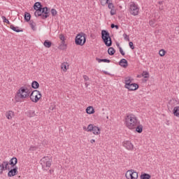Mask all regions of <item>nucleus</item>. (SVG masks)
I'll use <instances>...</instances> for the list:
<instances>
[{"label":"nucleus","instance_id":"79ce46f5","mask_svg":"<svg viewBox=\"0 0 179 179\" xmlns=\"http://www.w3.org/2000/svg\"><path fill=\"white\" fill-rule=\"evenodd\" d=\"M115 13H117V12L115 11V8H111L110 9V15H111V16H114V15H115Z\"/></svg>","mask_w":179,"mask_h":179},{"label":"nucleus","instance_id":"412c9836","mask_svg":"<svg viewBox=\"0 0 179 179\" xmlns=\"http://www.w3.org/2000/svg\"><path fill=\"white\" fill-rule=\"evenodd\" d=\"M6 115L8 120H12V118L15 115V113H13V111L12 110H9L6 113Z\"/></svg>","mask_w":179,"mask_h":179},{"label":"nucleus","instance_id":"6ab92c4d","mask_svg":"<svg viewBox=\"0 0 179 179\" xmlns=\"http://www.w3.org/2000/svg\"><path fill=\"white\" fill-rule=\"evenodd\" d=\"M124 87H127V86H129V85L132 84V80H131V77H127L124 78Z\"/></svg>","mask_w":179,"mask_h":179},{"label":"nucleus","instance_id":"f03ea898","mask_svg":"<svg viewBox=\"0 0 179 179\" xmlns=\"http://www.w3.org/2000/svg\"><path fill=\"white\" fill-rule=\"evenodd\" d=\"M101 38L106 47H111L113 45V41L110 36V33L106 30L101 31Z\"/></svg>","mask_w":179,"mask_h":179},{"label":"nucleus","instance_id":"e433bc0d","mask_svg":"<svg viewBox=\"0 0 179 179\" xmlns=\"http://www.w3.org/2000/svg\"><path fill=\"white\" fill-rule=\"evenodd\" d=\"M50 13L52 16H57V13H58L55 8H52Z\"/></svg>","mask_w":179,"mask_h":179},{"label":"nucleus","instance_id":"58836bf2","mask_svg":"<svg viewBox=\"0 0 179 179\" xmlns=\"http://www.w3.org/2000/svg\"><path fill=\"white\" fill-rule=\"evenodd\" d=\"M142 76H143V77L145 78H149V72H148V71H143V72L142 73Z\"/></svg>","mask_w":179,"mask_h":179},{"label":"nucleus","instance_id":"4468645a","mask_svg":"<svg viewBox=\"0 0 179 179\" xmlns=\"http://www.w3.org/2000/svg\"><path fill=\"white\" fill-rule=\"evenodd\" d=\"M139 88V85L136 83H131L129 86L126 87V89H128V90L134 91V90H138Z\"/></svg>","mask_w":179,"mask_h":179},{"label":"nucleus","instance_id":"393cba45","mask_svg":"<svg viewBox=\"0 0 179 179\" xmlns=\"http://www.w3.org/2000/svg\"><path fill=\"white\" fill-rule=\"evenodd\" d=\"M136 131L138 134H142V131H143V126H142V124H138L136 127Z\"/></svg>","mask_w":179,"mask_h":179},{"label":"nucleus","instance_id":"4be33fe9","mask_svg":"<svg viewBox=\"0 0 179 179\" xmlns=\"http://www.w3.org/2000/svg\"><path fill=\"white\" fill-rule=\"evenodd\" d=\"M27 117L31 118V117H36V112L33 110H29L27 113Z\"/></svg>","mask_w":179,"mask_h":179},{"label":"nucleus","instance_id":"dca6fc26","mask_svg":"<svg viewBox=\"0 0 179 179\" xmlns=\"http://www.w3.org/2000/svg\"><path fill=\"white\" fill-rule=\"evenodd\" d=\"M119 65L122 66V68H127V66H128V61L125 59H122L119 62Z\"/></svg>","mask_w":179,"mask_h":179},{"label":"nucleus","instance_id":"de8ad7c7","mask_svg":"<svg viewBox=\"0 0 179 179\" xmlns=\"http://www.w3.org/2000/svg\"><path fill=\"white\" fill-rule=\"evenodd\" d=\"M83 78L85 82H87V80H89V77L86 75H84Z\"/></svg>","mask_w":179,"mask_h":179},{"label":"nucleus","instance_id":"39448f33","mask_svg":"<svg viewBox=\"0 0 179 179\" xmlns=\"http://www.w3.org/2000/svg\"><path fill=\"white\" fill-rule=\"evenodd\" d=\"M75 43L76 45H85V43H86V34L83 32L78 34L76 37Z\"/></svg>","mask_w":179,"mask_h":179},{"label":"nucleus","instance_id":"f3484780","mask_svg":"<svg viewBox=\"0 0 179 179\" xmlns=\"http://www.w3.org/2000/svg\"><path fill=\"white\" fill-rule=\"evenodd\" d=\"M42 15H43V8H41V9L39 8L38 10H36L34 13V16H36V17H40L41 18Z\"/></svg>","mask_w":179,"mask_h":179},{"label":"nucleus","instance_id":"cd10ccee","mask_svg":"<svg viewBox=\"0 0 179 179\" xmlns=\"http://www.w3.org/2000/svg\"><path fill=\"white\" fill-rule=\"evenodd\" d=\"M24 17V20H26L27 22H30V19H31V15L29 13H25Z\"/></svg>","mask_w":179,"mask_h":179},{"label":"nucleus","instance_id":"c03bdc74","mask_svg":"<svg viewBox=\"0 0 179 179\" xmlns=\"http://www.w3.org/2000/svg\"><path fill=\"white\" fill-rule=\"evenodd\" d=\"M108 9H113L115 8L114 4H113V3H109L108 5Z\"/></svg>","mask_w":179,"mask_h":179},{"label":"nucleus","instance_id":"c756f323","mask_svg":"<svg viewBox=\"0 0 179 179\" xmlns=\"http://www.w3.org/2000/svg\"><path fill=\"white\" fill-rule=\"evenodd\" d=\"M140 178L141 179H150L151 176L150 174L148 173H143L141 174V176H140Z\"/></svg>","mask_w":179,"mask_h":179},{"label":"nucleus","instance_id":"4c0bfd02","mask_svg":"<svg viewBox=\"0 0 179 179\" xmlns=\"http://www.w3.org/2000/svg\"><path fill=\"white\" fill-rule=\"evenodd\" d=\"M117 47H119V51L122 55H125V52L122 50V48L120 47V44H117Z\"/></svg>","mask_w":179,"mask_h":179},{"label":"nucleus","instance_id":"ea45409f","mask_svg":"<svg viewBox=\"0 0 179 179\" xmlns=\"http://www.w3.org/2000/svg\"><path fill=\"white\" fill-rule=\"evenodd\" d=\"M108 1L109 0H101V5H102V6L107 5V3H108Z\"/></svg>","mask_w":179,"mask_h":179},{"label":"nucleus","instance_id":"f704fd0d","mask_svg":"<svg viewBox=\"0 0 179 179\" xmlns=\"http://www.w3.org/2000/svg\"><path fill=\"white\" fill-rule=\"evenodd\" d=\"M1 18L4 23H7V24H10V22H9V20L6 19V16H2Z\"/></svg>","mask_w":179,"mask_h":179},{"label":"nucleus","instance_id":"5701e85b","mask_svg":"<svg viewBox=\"0 0 179 179\" xmlns=\"http://www.w3.org/2000/svg\"><path fill=\"white\" fill-rule=\"evenodd\" d=\"M173 114L175 117H178L179 118V106H176L173 110Z\"/></svg>","mask_w":179,"mask_h":179},{"label":"nucleus","instance_id":"2eb2a0df","mask_svg":"<svg viewBox=\"0 0 179 179\" xmlns=\"http://www.w3.org/2000/svg\"><path fill=\"white\" fill-rule=\"evenodd\" d=\"M8 164L10 166H12V167H15L16 164H17V158L16 157H13L8 162Z\"/></svg>","mask_w":179,"mask_h":179},{"label":"nucleus","instance_id":"09e8293b","mask_svg":"<svg viewBox=\"0 0 179 179\" xmlns=\"http://www.w3.org/2000/svg\"><path fill=\"white\" fill-rule=\"evenodd\" d=\"M29 150H36V147H34V146H31V147L29 148Z\"/></svg>","mask_w":179,"mask_h":179},{"label":"nucleus","instance_id":"c9c22d12","mask_svg":"<svg viewBox=\"0 0 179 179\" xmlns=\"http://www.w3.org/2000/svg\"><path fill=\"white\" fill-rule=\"evenodd\" d=\"M159 54L160 57H164V55H166V50L162 49L159 50Z\"/></svg>","mask_w":179,"mask_h":179},{"label":"nucleus","instance_id":"2f4dec72","mask_svg":"<svg viewBox=\"0 0 179 179\" xmlns=\"http://www.w3.org/2000/svg\"><path fill=\"white\" fill-rule=\"evenodd\" d=\"M108 53L109 55H114V54H115V50L114 48H109L108 50Z\"/></svg>","mask_w":179,"mask_h":179},{"label":"nucleus","instance_id":"7ed1b4c3","mask_svg":"<svg viewBox=\"0 0 179 179\" xmlns=\"http://www.w3.org/2000/svg\"><path fill=\"white\" fill-rule=\"evenodd\" d=\"M30 93H31V88H24L21 87L15 96L16 99L20 97V99H26V97H29L30 96Z\"/></svg>","mask_w":179,"mask_h":179},{"label":"nucleus","instance_id":"49530a36","mask_svg":"<svg viewBox=\"0 0 179 179\" xmlns=\"http://www.w3.org/2000/svg\"><path fill=\"white\" fill-rule=\"evenodd\" d=\"M129 45L130 48H131V50H134L135 49V46L134 45V43L129 42Z\"/></svg>","mask_w":179,"mask_h":179},{"label":"nucleus","instance_id":"6e6552de","mask_svg":"<svg viewBox=\"0 0 179 179\" xmlns=\"http://www.w3.org/2000/svg\"><path fill=\"white\" fill-rule=\"evenodd\" d=\"M87 131V132H93L94 135H100V128L94 124H89Z\"/></svg>","mask_w":179,"mask_h":179},{"label":"nucleus","instance_id":"7c9ffc66","mask_svg":"<svg viewBox=\"0 0 179 179\" xmlns=\"http://www.w3.org/2000/svg\"><path fill=\"white\" fill-rule=\"evenodd\" d=\"M96 61L98 62H108V63H110V62H111V60L110 59H99V58H97L96 57Z\"/></svg>","mask_w":179,"mask_h":179},{"label":"nucleus","instance_id":"ddd939ff","mask_svg":"<svg viewBox=\"0 0 179 179\" xmlns=\"http://www.w3.org/2000/svg\"><path fill=\"white\" fill-rule=\"evenodd\" d=\"M17 174V166L14 167L13 169L8 170V177H14Z\"/></svg>","mask_w":179,"mask_h":179},{"label":"nucleus","instance_id":"f8f14e48","mask_svg":"<svg viewBox=\"0 0 179 179\" xmlns=\"http://www.w3.org/2000/svg\"><path fill=\"white\" fill-rule=\"evenodd\" d=\"M124 148H126L127 150H133L134 145L131 143V141H127L123 142Z\"/></svg>","mask_w":179,"mask_h":179},{"label":"nucleus","instance_id":"c85d7f7f","mask_svg":"<svg viewBox=\"0 0 179 179\" xmlns=\"http://www.w3.org/2000/svg\"><path fill=\"white\" fill-rule=\"evenodd\" d=\"M59 50H66V43L65 42H61V44L58 47Z\"/></svg>","mask_w":179,"mask_h":179},{"label":"nucleus","instance_id":"a211bd4d","mask_svg":"<svg viewBox=\"0 0 179 179\" xmlns=\"http://www.w3.org/2000/svg\"><path fill=\"white\" fill-rule=\"evenodd\" d=\"M34 10H38L39 9H43V5L40 2H36L34 5Z\"/></svg>","mask_w":179,"mask_h":179},{"label":"nucleus","instance_id":"864d4df0","mask_svg":"<svg viewBox=\"0 0 179 179\" xmlns=\"http://www.w3.org/2000/svg\"><path fill=\"white\" fill-rule=\"evenodd\" d=\"M49 172H50V174H51V173H52V171H51V170H50V171H49Z\"/></svg>","mask_w":179,"mask_h":179},{"label":"nucleus","instance_id":"1a4fd4ad","mask_svg":"<svg viewBox=\"0 0 179 179\" xmlns=\"http://www.w3.org/2000/svg\"><path fill=\"white\" fill-rule=\"evenodd\" d=\"M129 12L131 15H133V16H137V15H138L139 8H138V6H136L135 3H131L130 4Z\"/></svg>","mask_w":179,"mask_h":179},{"label":"nucleus","instance_id":"72a5a7b5","mask_svg":"<svg viewBox=\"0 0 179 179\" xmlns=\"http://www.w3.org/2000/svg\"><path fill=\"white\" fill-rule=\"evenodd\" d=\"M66 64L67 63H63L61 66L62 69H63L64 72H66V71L68 70V66H66Z\"/></svg>","mask_w":179,"mask_h":179},{"label":"nucleus","instance_id":"603ef678","mask_svg":"<svg viewBox=\"0 0 179 179\" xmlns=\"http://www.w3.org/2000/svg\"><path fill=\"white\" fill-rule=\"evenodd\" d=\"M83 129H86V127H83Z\"/></svg>","mask_w":179,"mask_h":179},{"label":"nucleus","instance_id":"473e14b6","mask_svg":"<svg viewBox=\"0 0 179 179\" xmlns=\"http://www.w3.org/2000/svg\"><path fill=\"white\" fill-rule=\"evenodd\" d=\"M29 24L32 30H36V22L33 20H29Z\"/></svg>","mask_w":179,"mask_h":179},{"label":"nucleus","instance_id":"20e7f679","mask_svg":"<svg viewBox=\"0 0 179 179\" xmlns=\"http://www.w3.org/2000/svg\"><path fill=\"white\" fill-rule=\"evenodd\" d=\"M40 163L43 170H48L51 167L52 159L50 157H44L40 160Z\"/></svg>","mask_w":179,"mask_h":179},{"label":"nucleus","instance_id":"a19ab883","mask_svg":"<svg viewBox=\"0 0 179 179\" xmlns=\"http://www.w3.org/2000/svg\"><path fill=\"white\" fill-rule=\"evenodd\" d=\"M59 39L61 40V43H65V36L64 34H60L59 35Z\"/></svg>","mask_w":179,"mask_h":179},{"label":"nucleus","instance_id":"3c124183","mask_svg":"<svg viewBox=\"0 0 179 179\" xmlns=\"http://www.w3.org/2000/svg\"><path fill=\"white\" fill-rule=\"evenodd\" d=\"M89 87V83H85V87Z\"/></svg>","mask_w":179,"mask_h":179},{"label":"nucleus","instance_id":"9d476101","mask_svg":"<svg viewBox=\"0 0 179 179\" xmlns=\"http://www.w3.org/2000/svg\"><path fill=\"white\" fill-rule=\"evenodd\" d=\"M9 166V162L8 161H3L1 164L0 163V176L3 174L5 170H10Z\"/></svg>","mask_w":179,"mask_h":179},{"label":"nucleus","instance_id":"5fc2aeb1","mask_svg":"<svg viewBox=\"0 0 179 179\" xmlns=\"http://www.w3.org/2000/svg\"><path fill=\"white\" fill-rule=\"evenodd\" d=\"M169 103H171V101H170V102Z\"/></svg>","mask_w":179,"mask_h":179},{"label":"nucleus","instance_id":"37998d69","mask_svg":"<svg viewBox=\"0 0 179 179\" xmlns=\"http://www.w3.org/2000/svg\"><path fill=\"white\" fill-rule=\"evenodd\" d=\"M110 27H111V29H114V28L115 27V29H116L117 30H118V29H120V27H119L118 25H115V24H110Z\"/></svg>","mask_w":179,"mask_h":179},{"label":"nucleus","instance_id":"aec40b11","mask_svg":"<svg viewBox=\"0 0 179 179\" xmlns=\"http://www.w3.org/2000/svg\"><path fill=\"white\" fill-rule=\"evenodd\" d=\"M10 28L11 30H13V31H15L16 33H20V31H23V29H19V27H15L13 24H10Z\"/></svg>","mask_w":179,"mask_h":179},{"label":"nucleus","instance_id":"a18cd8bd","mask_svg":"<svg viewBox=\"0 0 179 179\" xmlns=\"http://www.w3.org/2000/svg\"><path fill=\"white\" fill-rule=\"evenodd\" d=\"M123 37H124V40H127V41H129V36H128V35L127 34H124Z\"/></svg>","mask_w":179,"mask_h":179},{"label":"nucleus","instance_id":"9b49d317","mask_svg":"<svg viewBox=\"0 0 179 179\" xmlns=\"http://www.w3.org/2000/svg\"><path fill=\"white\" fill-rule=\"evenodd\" d=\"M47 17H50V8L48 7H43L42 8V17L43 20H45Z\"/></svg>","mask_w":179,"mask_h":179},{"label":"nucleus","instance_id":"0eeeda50","mask_svg":"<svg viewBox=\"0 0 179 179\" xmlns=\"http://www.w3.org/2000/svg\"><path fill=\"white\" fill-rule=\"evenodd\" d=\"M125 177L127 179H138V172L134 169L128 170L125 173Z\"/></svg>","mask_w":179,"mask_h":179},{"label":"nucleus","instance_id":"f257e3e1","mask_svg":"<svg viewBox=\"0 0 179 179\" xmlns=\"http://www.w3.org/2000/svg\"><path fill=\"white\" fill-rule=\"evenodd\" d=\"M126 127L129 129H135L138 125H139V122L138 121V117L134 114H130L127 115L125 118Z\"/></svg>","mask_w":179,"mask_h":179},{"label":"nucleus","instance_id":"b1692460","mask_svg":"<svg viewBox=\"0 0 179 179\" xmlns=\"http://www.w3.org/2000/svg\"><path fill=\"white\" fill-rule=\"evenodd\" d=\"M87 114H94V108L93 106H88L86 109Z\"/></svg>","mask_w":179,"mask_h":179},{"label":"nucleus","instance_id":"423d86ee","mask_svg":"<svg viewBox=\"0 0 179 179\" xmlns=\"http://www.w3.org/2000/svg\"><path fill=\"white\" fill-rule=\"evenodd\" d=\"M41 92L37 90H35L31 93L30 99L31 101H33V103H37L38 100L41 99Z\"/></svg>","mask_w":179,"mask_h":179},{"label":"nucleus","instance_id":"bb28decb","mask_svg":"<svg viewBox=\"0 0 179 179\" xmlns=\"http://www.w3.org/2000/svg\"><path fill=\"white\" fill-rule=\"evenodd\" d=\"M31 87L32 89H38L40 87V84L37 81H33L31 83Z\"/></svg>","mask_w":179,"mask_h":179},{"label":"nucleus","instance_id":"8fccbe9b","mask_svg":"<svg viewBox=\"0 0 179 179\" xmlns=\"http://www.w3.org/2000/svg\"><path fill=\"white\" fill-rule=\"evenodd\" d=\"M90 142H91V143H94L96 142V140L92 139V140L90 141Z\"/></svg>","mask_w":179,"mask_h":179},{"label":"nucleus","instance_id":"a878e982","mask_svg":"<svg viewBox=\"0 0 179 179\" xmlns=\"http://www.w3.org/2000/svg\"><path fill=\"white\" fill-rule=\"evenodd\" d=\"M43 45L46 48H51V45H52V43H51V41H48V40H45L43 43Z\"/></svg>","mask_w":179,"mask_h":179}]
</instances>
